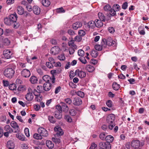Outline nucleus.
I'll return each instance as SVG.
<instances>
[{
	"mask_svg": "<svg viewBox=\"0 0 149 149\" xmlns=\"http://www.w3.org/2000/svg\"><path fill=\"white\" fill-rule=\"evenodd\" d=\"M117 44V40H113L111 37H108L107 39H102L101 42V45L103 46V48H105L107 45L116 46Z\"/></svg>",
	"mask_w": 149,
	"mask_h": 149,
	"instance_id": "1",
	"label": "nucleus"
},
{
	"mask_svg": "<svg viewBox=\"0 0 149 149\" xmlns=\"http://www.w3.org/2000/svg\"><path fill=\"white\" fill-rule=\"evenodd\" d=\"M115 117L114 114H111L108 115L107 119V121L108 123V128L110 130H112L115 125Z\"/></svg>",
	"mask_w": 149,
	"mask_h": 149,
	"instance_id": "2",
	"label": "nucleus"
},
{
	"mask_svg": "<svg viewBox=\"0 0 149 149\" xmlns=\"http://www.w3.org/2000/svg\"><path fill=\"white\" fill-rule=\"evenodd\" d=\"M9 18L11 20L12 22L13 23V27L15 29H17L19 26V23L17 22V16L15 13L10 15Z\"/></svg>",
	"mask_w": 149,
	"mask_h": 149,
	"instance_id": "3",
	"label": "nucleus"
},
{
	"mask_svg": "<svg viewBox=\"0 0 149 149\" xmlns=\"http://www.w3.org/2000/svg\"><path fill=\"white\" fill-rule=\"evenodd\" d=\"M3 73L5 77L11 79L14 74L15 71L12 68H8L4 70Z\"/></svg>",
	"mask_w": 149,
	"mask_h": 149,
	"instance_id": "4",
	"label": "nucleus"
},
{
	"mask_svg": "<svg viewBox=\"0 0 149 149\" xmlns=\"http://www.w3.org/2000/svg\"><path fill=\"white\" fill-rule=\"evenodd\" d=\"M62 110L59 104L56 105V119H60L62 117Z\"/></svg>",
	"mask_w": 149,
	"mask_h": 149,
	"instance_id": "5",
	"label": "nucleus"
},
{
	"mask_svg": "<svg viewBox=\"0 0 149 149\" xmlns=\"http://www.w3.org/2000/svg\"><path fill=\"white\" fill-rule=\"evenodd\" d=\"M38 133L42 136L47 137L48 135V133L46 130L43 127L39 128L38 130Z\"/></svg>",
	"mask_w": 149,
	"mask_h": 149,
	"instance_id": "6",
	"label": "nucleus"
},
{
	"mask_svg": "<svg viewBox=\"0 0 149 149\" xmlns=\"http://www.w3.org/2000/svg\"><path fill=\"white\" fill-rule=\"evenodd\" d=\"M4 57L6 59H9L11 58L12 53L8 49L5 50L3 52Z\"/></svg>",
	"mask_w": 149,
	"mask_h": 149,
	"instance_id": "7",
	"label": "nucleus"
},
{
	"mask_svg": "<svg viewBox=\"0 0 149 149\" xmlns=\"http://www.w3.org/2000/svg\"><path fill=\"white\" fill-rule=\"evenodd\" d=\"M75 74L81 78L85 77L86 75L85 72L81 70H79V69H77L75 71Z\"/></svg>",
	"mask_w": 149,
	"mask_h": 149,
	"instance_id": "8",
	"label": "nucleus"
},
{
	"mask_svg": "<svg viewBox=\"0 0 149 149\" xmlns=\"http://www.w3.org/2000/svg\"><path fill=\"white\" fill-rule=\"evenodd\" d=\"M82 101L81 99L79 97H75L73 100V104L75 106H79L81 104Z\"/></svg>",
	"mask_w": 149,
	"mask_h": 149,
	"instance_id": "9",
	"label": "nucleus"
},
{
	"mask_svg": "<svg viewBox=\"0 0 149 149\" xmlns=\"http://www.w3.org/2000/svg\"><path fill=\"white\" fill-rule=\"evenodd\" d=\"M131 145L133 148H138L140 146V142L138 140H133L131 143Z\"/></svg>",
	"mask_w": 149,
	"mask_h": 149,
	"instance_id": "10",
	"label": "nucleus"
},
{
	"mask_svg": "<svg viewBox=\"0 0 149 149\" xmlns=\"http://www.w3.org/2000/svg\"><path fill=\"white\" fill-rule=\"evenodd\" d=\"M21 74L23 77L26 78L29 77L31 73L30 71L27 69H24L21 72Z\"/></svg>",
	"mask_w": 149,
	"mask_h": 149,
	"instance_id": "11",
	"label": "nucleus"
},
{
	"mask_svg": "<svg viewBox=\"0 0 149 149\" xmlns=\"http://www.w3.org/2000/svg\"><path fill=\"white\" fill-rule=\"evenodd\" d=\"M99 146L103 147L105 149H111V144L109 143H103L101 142L100 143Z\"/></svg>",
	"mask_w": 149,
	"mask_h": 149,
	"instance_id": "12",
	"label": "nucleus"
},
{
	"mask_svg": "<svg viewBox=\"0 0 149 149\" xmlns=\"http://www.w3.org/2000/svg\"><path fill=\"white\" fill-rule=\"evenodd\" d=\"M51 84L50 82H46L43 85V89L45 91H48L51 88Z\"/></svg>",
	"mask_w": 149,
	"mask_h": 149,
	"instance_id": "13",
	"label": "nucleus"
},
{
	"mask_svg": "<svg viewBox=\"0 0 149 149\" xmlns=\"http://www.w3.org/2000/svg\"><path fill=\"white\" fill-rule=\"evenodd\" d=\"M82 25L81 22H77L73 23L72 25V28L74 29L77 30L81 27Z\"/></svg>",
	"mask_w": 149,
	"mask_h": 149,
	"instance_id": "14",
	"label": "nucleus"
},
{
	"mask_svg": "<svg viewBox=\"0 0 149 149\" xmlns=\"http://www.w3.org/2000/svg\"><path fill=\"white\" fill-rule=\"evenodd\" d=\"M33 10L36 15H38L40 13V8L37 6H35L33 7Z\"/></svg>",
	"mask_w": 149,
	"mask_h": 149,
	"instance_id": "15",
	"label": "nucleus"
},
{
	"mask_svg": "<svg viewBox=\"0 0 149 149\" xmlns=\"http://www.w3.org/2000/svg\"><path fill=\"white\" fill-rule=\"evenodd\" d=\"M33 94L30 92L28 93L25 96L26 99L28 101H31L33 98Z\"/></svg>",
	"mask_w": 149,
	"mask_h": 149,
	"instance_id": "16",
	"label": "nucleus"
},
{
	"mask_svg": "<svg viewBox=\"0 0 149 149\" xmlns=\"http://www.w3.org/2000/svg\"><path fill=\"white\" fill-rule=\"evenodd\" d=\"M64 132L62 129L60 127H56V137H58L63 135Z\"/></svg>",
	"mask_w": 149,
	"mask_h": 149,
	"instance_id": "17",
	"label": "nucleus"
},
{
	"mask_svg": "<svg viewBox=\"0 0 149 149\" xmlns=\"http://www.w3.org/2000/svg\"><path fill=\"white\" fill-rule=\"evenodd\" d=\"M15 146L13 142L11 141H9L7 143V147L9 149H13Z\"/></svg>",
	"mask_w": 149,
	"mask_h": 149,
	"instance_id": "18",
	"label": "nucleus"
},
{
	"mask_svg": "<svg viewBox=\"0 0 149 149\" xmlns=\"http://www.w3.org/2000/svg\"><path fill=\"white\" fill-rule=\"evenodd\" d=\"M86 26L88 28H93L95 26V22L93 21H91L89 22L86 24Z\"/></svg>",
	"mask_w": 149,
	"mask_h": 149,
	"instance_id": "19",
	"label": "nucleus"
},
{
	"mask_svg": "<svg viewBox=\"0 0 149 149\" xmlns=\"http://www.w3.org/2000/svg\"><path fill=\"white\" fill-rule=\"evenodd\" d=\"M5 24L7 25H11L13 27L14 24L9 18H6L4 19Z\"/></svg>",
	"mask_w": 149,
	"mask_h": 149,
	"instance_id": "20",
	"label": "nucleus"
},
{
	"mask_svg": "<svg viewBox=\"0 0 149 149\" xmlns=\"http://www.w3.org/2000/svg\"><path fill=\"white\" fill-rule=\"evenodd\" d=\"M17 13L20 15L24 14V10L23 8L20 6H18L17 7Z\"/></svg>",
	"mask_w": 149,
	"mask_h": 149,
	"instance_id": "21",
	"label": "nucleus"
},
{
	"mask_svg": "<svg viewBox=\"0 0 149 149\" xmlns=\"http://www.w3.org/2000/svg\"><path fill=\"white\" fill-rule=\"evenodd\" d=\"M102 21L99 19L95 20V26L97 28H100L103 25Z\"/></svg>",
	"mask_w": 149,
	"mask_h": 149,
	"instance_id": "22",
	"label": "nucleus"
},
{
	"mask_svg": "<svg viewBox=\"0 0 149 149\" xmlns=\"http://www.w3.org/2000/svg\"><path fill=\"white\" fill-rule=\"evenodd\" d=\"M52 75L51 76V81L52 83H55V77L54 75L56 74V70H53L50 71Z\"/></svg>",
	"mask_w": 149,
	"mask_h": 149,
	"instance_id": "23",
	"label": "nucleus"
},
{
	"mask_svg": "<svg viewBox=\"0 0 149 149\" xmlns=\"http://www.w3.org/2000/svg\"><path fill=\"white\" fill-rule=\"evenodd\" d=\"M38 81L37 78L35 76H32L30 79V81L33 84L37 83Z\"/></svg>",
	"mask_w": 149,
	"mask_h": 149,
	"instance_id": "24",
	"label": "nucleus"
},
{
	"mask_svg": "<svg viewBox=\"0 0 149 149\" xmlns=\"http://www.w3.org/2000/svg\"><path fill=\"white\" fill-rule=\"evenodd\" d=\"M41 2L42 5L45 7L49 6L51 3L49 0H41Z\"/></svg>",
	"mask_w": 149,
	"mask_h": 149,
	"instance_id": "25",
	"label": "nucleus"
},
{
	"mask_svg": "<svg viewBox=\"0 0 149 149\" xmlns=\"http://www.w3.org/2000/svg\"><path fill=\"white\" fill-rule=\"evenodd\" d=\"M46 144L47 147L49 149L52 148H53L54 146L53 143L50 141H47L46 142Z\"/></svg>",
	"mask_w": 149,
	"mask_h": 149,
	"instance_id": "26",
	"label": "nucleus"
},
{
	"mask_svg": "<svg viewBox=\"0 0 149 149\" xmlns=\"http://www.w3.org/2000/svg\"><path fill=\"white\" fill-rule=\"evenodd\" d=\"M51 77L47 75H45L42 77L43 80L46 82H49V81H51Z\"/></svg>",
	"mask_w": 149,
	"mask_h": 149,
	"instance_id": "27",
	"label": "nucleus"
},
{
	"mask_svg": "<svg viewBox=\"0 0 149 149\" xmlns=\"http://www.w3.org/2000/svg\"><path fill=\"white\" fill-rule=\"evenodd\" d=\"M86 69L89 72H92L95 69L94 68L90 65H87L86 67Z\"/></svg>",
	"mask_w": 149,
	"mask_h": 149,
	"instance_id": "28",
	"label": "nucleus"
},
{
	"mask_svg": "<svg viewBox=\"0 0 149 149\" xmlns=\"http://www.w3.org/2000/svg\"><path fill=\"white\" fill-rule=\"evenodd\" d=\"M105 140L107 141V142L109 143L112 142L113 140V137L111 136L108 135L105 138Z\"/></svg>",
	"mask_w": 149,
	"mask_h": 149,
	"instance_id": "29",
	"label": "nucleus"
},
{
	"mask_svg": "<svg viewBox=\"0 0 149 149\" xmlns=\"http://www.w3.org/2000/svg\"><path fill=\"white\" fill-rule=\"evenodd\" d=\"M90 54L93 57L95 58L98 56V53L97 51L93 49L91 51Z\"/></svg>",
	"mask_w": 149,
	"mask_h": 149,
	"instance_id": "30",
	"label": "nucleus"
},
{
	"mask_svg": "<svg viewBox=\"0 0 149 149\" xmlns=\"http://www.w3.org/2000/svg\"><path fill=\"white\" fill-rule=\"evenodd\" d=\"M120 85L116 82H114L112 84V88L115 90L117 91L120 88Z\"/></svg>",
	"mask_w": 149,
	"mask_h": 149,
	"instance_id": "31",
	"label": "nucleus"
},
{
	"mask_svg": "<svg viewBox=\"0 0 149 149\" xmlns=\"http://www.w3.org/2000/svg\"><path fill=\"white\" fill-rule=\"evenodd\" d=\"M98 16L100 19V20L104 22L105 21V17L104 14L102 13H98Z\"/></svg>",
	"mask_w": 149,
	"mask_h": 149,
	"instance_id": "32",
	"label": "nucleus"
},
{
	"mask_svg": "<svg viewBox=\"0 0 149 149\" xmlns=\"http://www.w3.org/2000/svg\"><path fill=\"white\" fill-rule=\"evenodd\" d=\"M10 125L14 129L18 128L19 126L17 123L15 121H12L10 123Z\"/></svg>",
	"mask_w": 149,
	"mask_h": 149,
	"instance_id": "33",
	"label": "nucleus"
},
{
	"mask_svg": "<svg viewBox=\"0 0 149 149\" xmlns=\"http://www.w3.org/2000/svg\"><path fill=\"white\" fill-rule=\"evenodd\" d=\"M37 89L38 92L39 93H43L44 92V90L43 89V86L42 87L41 86H37Z\"/></svg>",
	"mask_w": 149,
	"mask_h": 149,
	"instance_id": "34",
	"label": "nucleus"
},
{
	"mask_svg": "<svg viewBox=\"0 0 149 149\" xmlns=\"http://www.w3.org/2000/svg\"><path fill=\"white\" fill-rule=\"evenodd\" d=\"M9 89L12 91L15 90L17 88L16 85L14 84H10L9 86Z\"/></svg>",
	"mask_w": 149,
	"mask_h": 149,
	"instance_id": "35",
	"label": "nucleus"
},
{
	"mask_svg": "<svg viewBox=\"0 0 149 149\" xmlns=\"http://www.w3.org/2000/svg\"><path fill=\"white\" fill-rule=\"evenodd\" d=\"M33 136L34 138L37 139H42V136L39 134L35 133L34 134Z\"/></svg>",
	"mask_w": 149,
	"mask_h": 149,
	"instance_id": "36",
	"label": "nucleus"
},
{
	"mask_svg": "<svg viewBox=\"0 0 149 149\" xmlns=\"http://www.w3.org/2000/svg\"><path fill=\"white\" fill-rule=\"evenodd\" d=\"M103 46L101 44V45H97L95 46V48L96 50L101 51L102 49Z\"/></svg>",
	"mask_w": 149,
	"mask_h": 149,
	"instance_id": "37",
	"label": "nucleus"
},
{
	"mask_svg": "<svg viewBox=\"0 0 149 149\" xmlns=\"http://www.w3.org/2000/svg\"><path fill=\"white\" fill-rule=\"evenodd\" d=\"M62 107L64 109L63 111H67L69 109V107L68 106L64 103L62 102Z\"/></svg>",
	"mask_w": 149,
	"mask_h": 149,
	"instance_id": "38",
	"label": "nucleus"
},
{
	"mask_svg": "<svg viewBox=\"0 0 149 149\" xmlns=\"http://www.w3.org/2000/svg\"><path fill=\"white\" fill-rule=\"evenodd\" d=\"M48 119L50 122L52 123H55V119L53 116H49Z\"/></svg>",
	"mask_w": 149,
	"mask_h": 149,
	"instance_id": "39",
	"label": "nucleus"
},
{
	"mask_svg": "<svg viewBox=\"0 0 149 149\" xmlns=\"http://www.w3.org/2000/svg\"><path fill=\"white\" fill-rule=\"evenodd\" d=\"M50 53L53 55H55L56 54V46H55L51 48L50 50Z\"/></svg>",
	"mask_w": 149,
	"mask_h": 149,
	"instance_id": "40",
	"label": "nucleus"
},
{
	"mask_svg": "<svg viewBox=\"0 0 149 149\" xmlns=\"http://www.w3.org/2000/svg\"><path fill=\"white\" fill-rule=\"evenodd\" d=\"M65 119L67 121L70 123L72 122V119L71 117L68 115L65 116Z\"/></svg>",
	"mask_w": 149,
	"mask_h": 149,
	"instance_id": "41",
	"label": "nucleus"
},
{
	"mask_svg": "<svg viewBox=\"0 0 149 149\" xmlns=\"http://www.w3.org/2000/svg\"><path fill=\"white\" fill-rule=\"evenodd\" d=\"M104 10L105 11H110L111 9V6L108 4L106 5L104 8Z\"/></svg>",
	"mask_w": 149,
	"mask_h": 149,
	"instance_id": "42",
	"label": "nucleus"
},
{
	"mask_svg": "<svg viewBox=\"0 0 149 149\" xmlns=\"http://www.w3.org/2000/svg\"><path fill=\"white\" fill-rule=\"evenodd\" d=\"M10 41L9 39L6 38H5L3 40L4 45H9L10 44Z\"/></svg>",
	"mask_w": 149,
	"mask_h": 149,
	"instance_id": "43",
	"label": "nucleus"
},
{
	"mask_svg": "<svg viewBox=\"0 0 149 149\" xmlns=\"http://www.w3.org/2000/svg\"><path fill=\"white\" fill-rule=\"evenodd\" d=\"M120 7L119 6L118 4H114L113 6V9L115 11H118L119 10Z\"/></svg>",
	"mask_w": 149,
	"mask_h": 149,
	"instance_id": "44",
	"label": "nucleus"
},
{
	"mask_svg": "<svg viewBox=\"0 0 149 149\" xmlns=\"http://www.w3.org/2000/svg\"><path fill=\"white\" fill-rule=\"evenodd\" d=\"M65 12V10L62 7L56 9V13H64Z\"/></svg>",
	"mask_w": 149,
	"mask_h": 149,
	"instance_id": "45",
	"label": "nucleus"
},
{
	"mask_svg": "<svg viewBox=\"0 0 149 149\" xmlns=\"http://www.w3.org/2000/svg\"><path fill=\"white\" fill-rule=\"evenodd\" d=\"M77 94L80 97L83 98L84 96V92L80 91H78L77 93Z\"/></svg>",
	"mask_w": 149,
	"mask_h": 149,
	"instance_id": "46",
	"label": "nucleus"
},
{
	"mask_svg": "<svg viewBox=\"0 0 149 149\" xmlns=\"http://www.w3.org/2000/svg\"><path fill=\"white\" fill-rule=\"evenodd\" d=\"M67 33L70 36H73L76 34L74 31L71 29L68 30Z\"/></svg>",
	"mask_w": 149,
	"mask_h": 149,
	"instance_id": "47",
	"label": "nucleus"
},
{
	"mask_svg": "<svg viewBox=\"0 0 149 149\" xmlns=\"http://www.w3.org/2000/svg\"><path fill=\"white\" fill-rule=\"evenodd\" d=\"M106 136V134L104 133H101L99 137L102 140H105V136Z\"/></svg>",
	"mask_w": 149,
	"mask_h": 149,
	"instance_id": "48",
	"label": "nucleus"
},
{
	"mask_svg": "<svg viewBox=\"0 0 149 149\" xmlns=\"http://www.w3.org/2000/svg\"><path fill=\"white\" fill-rule=\"evenodd\" d=\"M64 101L68 104H70L72 103V100L70 98H67L65 99Z\"/></svg>",
	"mask_w": 149,
	"mask_h": 149,
	"instance_id": "49",
	"label": "nucleus"
},
{
	"mask_svg": "<svg viewBox=\"0 0 149 149\" xmlns=\"http://www.w3.org/2000/svg\"><path fill=\"white\" fill-rule=\"evenodd\" d=\"M70 113L72 116H74L76 114V111L74 109H70Z\"/></svg>",
	"mask_w": 149,
	"mask_h": 149,
	"instance_id": "50",
	"label": "nucleus"
},
{
	"mask_svg": "<svg viewBox=\"0 0 149 149\" xmlns=\"http://www.w3.org/2000/svg\"><path fill=\"white\" fill-rule=\"evenodd\" d=\"M46 65L50 69L52 68L54 66L52 63L49 62H46Z\"/></svg>",
	"mask_w": 149,
	"mask_h": 149,
	"instance_id": "51",
	"label": "nucleus"
},
{
	"mask_svg": "<svg viewBox=\"0 0 149 149\" xmlns=\"http://www.w3.org/2000/svg\"><path fill=\"white\" fill-rule=\"evenodd\" d=\"M78 55L80 56H83L84 54V52L82 49H79L78 52Z\"/></svg>",
	"mask_w": 149,
	"mask_h": 149,
	"instance_id": "52",
	"label": "nucleus"
},
{
	"mask_svg": "<svg viewBox=\"0 0 149 149\" xmlns=\"http://www.w3.org/2000/svg\"><path fill=\"white\" fill-rule=\"evenodd\" d=\"M82 40L81 36H77L75 37L74 38V41L77 42H80Z\"/></svg>",
	"mask_w": 149,
	"mask_h": 149,
	"instance_id": "53",
	"label": "nucleus"
},
{
	"mask_svg": "<svg viewBox=\"0 0 149 149\" xmlns=\"http://www.w3.org/2000/svg\"><path fill=\"white\" fill-rule=\"evenodd\" d=\"M107 105L109 107H111L112 106V102L110 100H108L106 102Z\"/></svg>",
	"mask_w": 149,
	"mask_h": 149,
	"instance_id": "54",
	"label": "nucleus"
},
{
	"mask_svg": "<svg viewBox=\"0 0 149 149\" xmlns=\"http://www.w3.org/2000/svg\"><path fill=\"white\" fill-rule=\"evenodd\" d=\"M85 34V32L83 30H80L78 31V34L81 36H84Z\"/></svg>",
	"mask_w": 149,
	"mask_h": 149,
	"instance_id": "55",
	"label": "nucleus"
},
{
	"mask_svg": "<svg viewBox=\"0 0 149 149\" xmlns=\"http://www.w3.org/2000/svg\"><path fill=\"white\" fill-rule=\"evenodd\" d=\"M58 59L60 61H64L65 59V57L63 54H62L58 57Z\"/></svg>",
	"mask_w": 149,
	"mask_h": 149,
	"instance_id": "56",
	"label": "nucleus"
},
{
	"mask_svg": "<svg viewBox=\"0 0 149 149\" xmlns=\"http://www.w3.org/2000/svg\"><path fill=\"white\" fill-rule=\"evenodd\" d=\"M79 61L82 63L85 64L86 63L87 61L84 58L80 57L79 58Z\"/></svg>",
	"mask_w": 149,
	"mask_h": 149,
	"instance_id": "57",
	"label": "nucleus"
},
{
	"mask_svg": "<svg viewBox=\"0 0 149 149\" xmlns=\"http://www.w3.org/2000/svg\"><path fill=\"white\" fill-rule=\"evenodd\" d=\"M108 31L111 33H113L115 32L114 28L112 27H110L108 28Z\"/></svg>",
	"mask_w": 149,
	"mask_h": 149,
	"instance_id": "58",
	"label": "nucleus"
},
{
	"mask_svg": "<svg viewBox=\"0 0 149 149\" xmlns=\"http://www.w3.org/2000/svg\"><path fill=\"white\" fill-rule=\"evenodd\" d=\"M17 137L20 140L23 141L25 140V138L24 136L21 135H17Z\"/></svg>",
	"mask_w": 149,
	"mask_h": 149,
	"instance_id": "59",
	"label": "nucleus"
},
{
	"mask_svg": "<svg viewBox=\"0 0 149 149\" xmlns=\"http://www.w3.org/2000/svg\"><path fill=\"white\" fill-rule=\"evenodd\" d=\"M49 60L50 62V63H52L54 66H56V64L55 63V62L54 60L52 57H50Z\"/></svg>",
	"mask_w": 149,
	"mask_h": 149,
	"instance_id": "60",
	"label": "nucleus"
},
{
	"mask_svg": "<svg viewBox=\"0 0 149 149\" xmlns=\"http://www.w3.org/2000/svg\"><path fill=\"white\" fill-rule=\"evenodd\" d=\"M128 6V3L127 2L124 3L122 5V8L124 10L126 9Z\"/></svg>",
	"mask_w": 149,
	"mask_h": 149,
	"instance_id": "61",
	"label": "nucleus"
},
{
	"mask_svg": "<svg viewBox=\"0 0 149 149\" xmlns=\"http://www.w3.org/2000/svg\"><path fill=\"white\" fill-rule=\"evenodd\" d=\"M11 32L12 31L11 29H6L4 31V34L8 35L11 33Z\"/></svg>",
	"mask_w": 149,
	"mask_h": 149,
	"instance_id": "62",
	"label": "nucleus"
},
{
	"mask_svg": "<svg viewBox=\"0 0 149 149\" xmlns=\"http://www.w3.org/2000/svg\"><path fill=\"white\" fill-rule=\"evenodd\" d=\"M3 83L4 86L5 87H7L9 85V82L8 81H7L3 80Z\"/></svg>",
	"mask_w": 149,
	"mask_h": 149,
	"instance_id": "63",
	"label": "nucleus"
},
{
	"mask_svg": "<svg viewBox=\"0 0 149 149\" xmlns=\"http://www.w3.org/2000/svg\"><path fill=\"white\" fill-rule=\"evenodd\" d=\"M25 133L27 137H29L30 136L29 130L28 128H26L24 130Z\"/></svg>",
	"mask_w": 149,
	"mask_h": 149,
	"instance_id": "64",
	"label": "nucleus"
}]
</instances>
